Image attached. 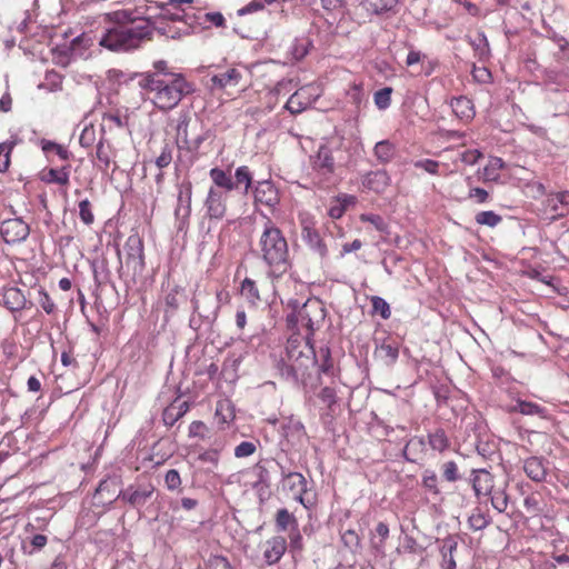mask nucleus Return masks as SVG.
I'll list each match as a JSON object with an SVG mask.
<instances>
[{
  "label": "nucleus",
  "instance_id": "obj_1",
  "mask_svg": "<svg viewBox=\"0 0 569 569\" xmlns=\"http://www.w3.org/2000/svg\"><path fill=\"white\" fill-rule=\"evenodd\" d=\"M146 8L122 9L106 13V20L114 23L100 39V46L112 51L137 49L151 39L153 26L144 17Z\"/></svg>",
  "mask_w": 569,
  "mask_h": 569
},
{
  "label": "nucleus",
  "instance_id": "obj_2",
  "mask_svg": "<svg viewBox=\"0 0 569 569\" xmlns=\"http://www.w3.org/2000/svg\"><path fill=\"white\" fill-rule=\"evenodd\" d=\"M139 86L147 91L153 106L161 111L176 108L194 88L182 73H143Z\"/></svg>",
  "mask_w": 569,
  "mask_h": 569
},
{
  "label": "nucleus",
  "instance_id": "obj_3",
  "mask_svg": "<svg viewBox=\"0 0 569 569\" xmlns=\"http://www.w3.org/2000/svg\"><path fill=\"white\" fill-rule=\"evenodd\" d=\"M286 356L277 365L282 379L296 387L307 386L318 363L313 347L308 340L289 339Z\"/></svg>",
  "mask_w": 569,
  "mask_h": 569
},
{
  "label": "nucleus",
  "instance_id": "obj_4",
  "mask_svg": "<svg viewBox=\"0 0 569 569\" xmlns=\"http://www.w3.org/2000/svg\"><path fill=\"white\" fill-rule=\"evenodd\" d=\"M194 0H167L159 8L164 18L172 21H183L191 28L203 27L207 23L222 27L224 18L220 12H203L192 7Z\"/></svg>",
  "mask_w": 569,
  "mask_h": 569
},
{
  "label": "nucleus",
  "instance_id": "obj_5",
  "mask_svg": "<svg viewBox=\"0 0 569 569\" xmlns=\"http://www.w3.org/2000/svg\"><path fill=\"white\" fill-rule=\"evenodd\" d=\"M262 259L274 267L286 270L288 244L280 230L276 227H264L259 241Z\"/></svg>",
  "mask_w": 569,
  "mask_h": 569
},
{
  "label": "nucleus",
  "instance_id": "obj_6",
  "mask_svg": "<svg viewBox=\"0 0 569 569\" xmlns=\"http://www.w3.org/2000/svg\"><path fill=\"white\" fill-rule=\"evenodd\" d=\"M282 489L306 509H311L316 505V496L311 492L307 479L300 472L284 473Z\"/></svg>",
  "mask_w": 569,
  "mask_h": 569
},
{
  "label": "nucleus",
  "instance_id": "obj_7",
  "mask_svg": "<svg viewBox=\"0 0 569 569\" xmlns=\"http://www.w3.org/2000/svg\"><path fill=\"white\" fill-rule=\"evenodd\" d=\"M277 466V462L271 459L260 461L251 467V488L256 490L260 503L271 497L270 473L276 470Z\"/></svg>",
  "mask_w": 569,
  "mask_h": 569
},
{
  "label": "nucleus",
  "instance_id": "obj_8",
  "mask_svg": "<svg viewBox=\"0 0 569 569\" xmlns=\"http://www.w3.org/2000/svg\"><path fill=\"white\" fill-rule=\"evenodd\" d=\"M154 490L150 481L136 482L121 490L116 500H121L132 508H141L153 496Z\"/></svg>",
  "mask_w": 569,
  "mask_h": 569
},
{
  "label": "nucleus",
  "instance_id": "obj_9",
  "mask_svg": "<svg viewBox=\"0 0 569 569\" xmlns=\"http://www.w3.org/2000/svg\"><path fill=\"white\" fill-rule=\"evenodd\" d=\"M29 234L30 226L22 218H9L0 223V237L7 244L21 243Z\"/></svg>",
  "mask_w": 569,
  "mask_h": 569
},
{
  "label": "nucleus",
  "instance_id": "obj_10",
  "mask_svg": "<svg viewBox=\"0 0 569 569\" xmlns=\"http://www.w3.org/2000/svg\"><path fill=\"white\" fill-rule=\"evenodd\" d=\"M126 252V264L134 273H141L144 270V246L143 240L138 233L130 234L123 246Z\"/></svg>",
  "mask_w": 569,
  "mask_h": 569
},
{
  "label": "nucleus",
  "instance_id": "obj_11",
  "mask_svg": "<svg viewBox=\"0 0 569 569\" xmlns=\"http://www.w3.org/2000/svg\"><path fill=\"white\" fill-rule=\"evenodd\" d=\"M2 303L13 315L14 321H19L18 313L32 306V302L27 300L23 291L13 286L3 288Z\"/></svg>",
  "mask_w": 569,
  "mask_h": 569
},
{
  "label": "nucleus",
  "instance_id": "obj_12",
  "mask_svg": "<svg viewBox=\"0 0 569 569\" xmlns=\"http://www.w3.org/2000/svg\"><path fill=\"white\" fill-rule=\"evenodd\" d=\"M496 477L485 468L472 469L469 476V483L472 487L475 497L479 502L483 500L485 495L492 489Z\"/></svg>",
  "mask_w": 569,
  "mask_h": 569
},
{
  "label": "nucleus",
  "instance_id": "obj_13",
  "mask_svg": "<svg viewBox=\"0 0 569 569\" xmlns=\"http://www.w3.org/2000/svg\"><path fill=\"white\" fill-rule=\"evenodd\" d=\"M254 204L259 211V206H264L268 212H272L273 207L278 203V190L269 180L260 181L253 190Z\"/></svg>",
  "mask_w": 569,
  "mask_h": 569
},
{
  "label": "nucleus",
  "instance_id": "obj_14",
  "mask_svg": "<svg viewBox=\"0 0 569 569\" xmlns=\"http://www.w3.org/2000/svg\"><path fill=\"white\" fill-rule=\"evenodd\" d=\"M438 549L441 556L440 567L442 569H456L455 556L458 550L459 537L456 535H448L443 539H437Z\"/></svg>",
  "mask_w": 569,
  "mask_h": 569
},
{
  "label": "nucleus",
  "instance_id": "obj_15",
  "mask_svg": "<svg viewBox=\"0 0 569 569\" xmlns=\"http://www.w3.org/2000/svg\"><path fill=\"white\" fill-rule=\"evenodd\" d=\"M546 210L551 213L552 220L567 217L569 214V191L549 194L546 200Z\"/></svg>",
  "mask_w": 569,
  "mask_h": 569
},
{
  "label": "nucleus",
  "instance_id": "obj_16",
  "mask_svg": "<svg viewBox=\"0 0 569 569\" xmlns=\"http://www.w3.org/2000/svg\"><path fill=\"white\" fill-rule=\"evenodd\" d=\"M507 480H496L492 485V489L483 497V499L490 500L492 508L499 513L505 512L508 508L509 496L507 493Z\"/></svg>",
  "mask_w": 569,
  "mask_h": 569
},
{
  "label": "nucleus",
  "instance_id": "obj_17",
  "mask_svg": "<svg viewBox=\"0 0 569 569\" xmlns=\"http://www.w3.org/2000/svg\"><path fill=\"white\" fill-rule=\"evenodd\" d=\"M301 238L313 252L319 254L320 258L327 257L328 249L326 243L321 239L319 232L307 221L302 222Z\"/></svg>",
  "mask_w": 569,
  "mask_h": 569
},
{
  "label": "nucleus",
  "instance_id": "obj_18",
  "mask_svg": "<svg viewBox=\"0 0 569 569\" xmlns=\"http://www.w3.org/2000/svg\"><path fill=\"white\" fill-rule=\"evenodd\" d=\"M287 550V540L281 536L268 539L263 545V559L268 565L277 563Z\"/></svg>",
  "mask_w": 569,
  "mask_h": 569
},
{
  "label": "nucleus",
  "instance_id": "obj_19",
  "mask_svg": "<svg viewBox=\"0 0 569 569\" xmlns=\"http://www.w3.org/2000/svg\"><path fill=\"white\" fill-rule=\"evenodd\" d=\"M375 357L387 367H392L399 358V345L383 340L380 345H376Z\"/></svg>",
  "mask_w": 569,
  "mask_h": 569
},
{
  "label": "nucleus",
  "instance_id": "obj_20",
  "mask_svg": "<svg viewBox=\"0 0 569 569\" xmlns=\"http://www.w3.org/2000/svg\"><path fill=\"white\" fill-rule=\"evenodd\" d=\"M523 471L535 482H542L547 477L546 461L541 457H530L523 461Z\"/></svg>",
  "mask_w": 569,
  "mask_h": 569
},
{
  "label": "nucleus",
  "instance_id": "obj_21",
  "mask_svg": "<svg viewBox=\"0 0 569 569\" xmlns=\"http://www.w3.org/2000/svg\"><path fill=\"white\" fill-rule=\"evenodd\" d=\"M362 184L376 193H381L390 184V177L386 170L370 171L363 176Z\"/></svg>",
  "mask_w": 569,
  "mask_h": 569
},
{
  "label": "nucleus",
  "instance_id": "obj_22",
  "mask_svg": "<svg viewBox=\"0 0 569 569\" xmlns=\"http://www.w3.org/2000/svg\"><path fill=\"white\" fill-rule=\"evenodd\" d=\"M40 180L44 183H56L67 187L70 182V164L62 166L59 169L49 168L40 172Z\"/></svg>",
  "mask_w": 569,
  "mask_h": 569
},
{
  "label": "nucleus",
  "instance_id": "obj_23",
  "mask_svg": "<svg viewBox=\"0 0 569 569\" xmlns=\"http://www.w3.org/2000/svg\"><path fill=\"white\" fill-rule=\"evenodd\" d=\"M206 207L210 218L221 219L226 212V204L222 193L211 188L206 200Z\"/></svg>",
  "mask_w": 569,
  "mask_h": 569
},
{
  "label": "nucleus",
  "instance_id": "obj_24",
  "mask_svg": "<svg viewBox=\"0 0 569 569\" xmlns=\"http://www.w3.org/2000/svg\"><path fill=\"white\" fill-rule=\"evenodd\" d=\"M450 106L453 113L461 120L469 121L476 114L472 101L465 96L452 98Z\"/></svg>",
  "mask_w": 569,
  "mask_h": 569
},
{
  "label": "nucleus",
  "instance_id": "obj_25",
  "mask_svg": "<svg viewBox=\"0 0 569 569\" xmlns=\"http://www.w3.org/2000/svg\"><path fill=\"white\" fill-rule=\"evenodd\" d=\"M313 167L322 174H330L335 171L332 152L327 146H320L313 160Z\"/></svg>",
  "mask_w": 569,
  "mask_h": 569
},
{
  "label": "nucleus",
  "instance_id": "obj_26",
  "mask_svg": "<svg viewBox=\"0 0 569 569\" xmlns=\"http://www.w3.org/2000/svg\"><path fill=\"white\" fill-rule=\"evenodd\" d=\"M240 79L241 73L234 68H229L223 72L213 74L211 77V83L213 88L222 89L237 86Z\"/></svg>",
  "mask_w": 569,
  "mask_h": 569
},
{
  "label": "nucleus",
  "instance_id": "obj_27",
  "mask_svg": "<svg viewBox=\"0 0 569 569\" xmlns=\"http://www.w3.org/2000/svg\"><path fill=\"white\" fill-rule=\"evenodd\" d=\"M315 312L319 313L321 320L325 318L323 309L320 307L318 302L306 303L298 311L300 322L309 330V333H312L315 330V322L311 318V315Z\"/></svg>",
  "mask_w": 569,
  "mask_h": 569
},
{
  "label": "nucleus",
  "instance_id": "obj_28",
  "mask_svg": "<svg viewBox=\"0 0 569 569\" xmlns=\"http://www.w3.org/2000/svg\"><path fill=\"white\" fill-rule=\"evenodd\" d=\"M188 401H174L168 406L163 411V422L167 426H173L180 418H182L189 410Z\"/></svg>",
  "mask_w": 569,
  "mask_h": 569
},
{
  "label": "nucleus",
  "instance_id": "obj_29",
  "mask_svg": "<svg viewBox=\"0 0 569 569\" xmlns=\"http://www.w3.org/2000/svg\"><path fill=\"white\" fill-rule=\"evenodd\" d=\"M398 0H360V6L371 14H383L386 12L391 11Z\"/></svg>",
  "mask_w": 569,
  "mask_h": 569
},
{
  "label": "nucleus",
  "instance_id": "obj_30",
  "mask_svg": "<svg viewBox=\"0 0 569 569\" xmlns=\"http://www.w3.org/2000/svg\"><path fill=\"white\" fill-rule=\"evenodd\" d=\"M41 150L46 154L48 160H51V156L56 154L59 157V159L63 161H69L71 157V152L68 150V148L63 144L41 139L40 140Z\"/></svg>",
  "mask_w": 569,
  "mask_h": 569
},
{
  "label": "nucleus",
  "instance_id": "obj_31",
  "mask_svg": "<svg viewBox=\"0 0 569 569\" xmlns=\"http://www.w3.org/2000/svg\"><path fill=\"white\" fill-rule=\"evenodd\" d=\"M214 418L219 425H227L234 419V407L229 399L217 402Z\"/></svg>",
  "mask_w": 569,
  "mask_h": 569
},
{
  "label": "nucleus",
  "instance_id": "obj_32",
  "mask_svg": "<svg viewBox=\"0 0 569 569\" xmlns=\"http://www.w3.org/2000/svg\"><path fill=\"white\" fill-rule=\"evenodd\" d=\"M511 412H520L525 416L546 417V409L540 405L526 400H518L515 406L510 408Z\"/></svg>",
  "mask_w": 569,
  "mask_h": 569
},
{
  "label": "nucleus",
  "instance_id": "obj_33",
  "mask_svg": "<svg viewBox=\"0 0 569 569\" xmlns=\"http://www.w3.org/2000/svg\"><path fill=\"white\" fill-rule=\"evenodd\" d=\"M438 476L431 469H426L421 476V487L432 496V498H439L441 490L438 486Z\"/></svg>",
  "mask_w": 569,
  "mask_h": 569
},
{
  "label": "nucleus",
  "instance_id": "obj_34",
  "mask_svg": "<svg viewBox=\"0 0 569 569\" xmlns=\"http://www.w3.org/2000/svg\"><path fill=\"white\" fill-rule=\"evenodd\" d=\"M428 443L433 450L439 452H443L450 446L449 438L442 428H437L428 433Z\"/></svg>",
  "mask_w": 569,
  "mask_h": 569
},
{
  "label": "nucleus",
  "instance_id": "obj_35",
  "mask_svg": "<svg viewBox=\"0 0 569 569\" xmlns=\"http://www.w3.org/2000/svg\"><path fill=\"white\" fill-rule=\"evenodd\" d=\"M276 527L278 531H291L298 527L296 517L288 511L286 508H281L276 515Z\"/></svg>",
  "mask_w": 569,
  "mask_h": 569
},
{
  "label": "nucleus",
  "instance_id": "obj_36",
  "mask_svg": "<svg viewBox=\"0 0 569 569\" xmlns=\"http://www.w3.org/2000/svg\"><path fill=\"white\" fill-rule=\"evenodd\" d=\"M19 139L12 137L10 140L0 143V172H6L11 163V152L18 144Z\"/></svg>",
  "mask_w": 569,
  "mask_h": 569
},
{
  "label": "nucleus",
  "instance_id": "obj_37",
  "mask_svg": "<svg viewBox=\"0 0 569 569\" xmlns=\"http://www.w3.org/2000/svg\"><path fill=\"white\" fill-rule=\"evenodd\" d=\"M373 154L381 163H388L395 157V146L389 140H381L376 143Z\"/></svg>",
  "mask_w": 569,
  "mask_h": 569
},
{
  "label": "nucleus",
  "instance_id": "obj_38",
  "mask_svg": "<svg viewBox=\"0 0 569 569\" xmlns=\"http://www.w3.org/2000/svg\"><path fill=\"white\" fill-rule=\"evenodd\" d=\"M311 47H312V42L310 39L305 38V37L296 38L289 48V53L296 61H299L308 54L309 49Z\"/></svg>",
  "mask_w": 569,
  "mask_h": 569
},
{
  "label": "nucleus",
  "instance_id": "obj_39",
  "mask_svg": "<svg viewBox=\"0 0 569 569\" xmlns=\"http://www.w3.org/2000/svg\"><path fill=\"white\" fill-rule=\"evenodd\" d=\"M210 178L214 182L216 186L223 188L226 190H232L236 188L234 181L232 178L227 174L226 171L219 168H213L210 170Z\"/></svg>",
  "mask_w": 569,
  "mask_h": 569
},
{
  "label": "nucleus",
  "instance_id": "obj_40",
  "mask_svg": "<svg viewBox=\"0 0 569 569\" xmlns=\"http://www.w3.org/2000/svg\"><path fill=\"white\" fill-rule=\"evenodd\" d=\"M506 163L499 157H491L488 164L485 167L483 176L486 180L497 181L499 179V171L505 169Z\"/></svg>",
  "mask_w": 569,
  "mask_h": 569
},
{
  "label": "nucleus",
  "instance_id": "obj_41",
  "mask_svg": "<svg viewBox=\"0 0 569 569\" xmlns=\"http://www.w3.org/2000/svg\"><path fill=\"white\" fill-rule=\"evenodd\" d=\"M79 218L81 222L88 227L94 223V213L92 202L86 198L78 202Z\"/></svg>",
  "mask_w": 569,
  "mask_h": 569
},
{
  "label": "nucleus",
  "instance_id": "obj_42",
  "mask_svg": "<svg viewBox=\"0 0 569 569\" xmlns=\"http://www.w3.org/2000/svg\"><path fill=\"white\" fill-rule=\"evenodd\" d=\"M370 301L372 307V315H380L383 320H388L391 317L390 305L383 298L379 296H372Z\"/></svg>",
  "mask_w": 569,
  "mask_h": 569
},
{
  "label": "nucleus",
  "instance_id": "obj_43",
  "mask_svg": "<svg viewBox=\"0 0 569 569\" xmlns=\"http://www.w3.org/2000/svg\"><path fill=\"white\" fill-rule=\"evenodd\" d=\"M375 532H376V535L379 536L380 540L376 541L375 536L371 537V546L377 552L382 553L383 547H385V541L389 537V527L385 522H379L376 526Z\"/></svg>",
  "mask_w": 569,
  "mask_h": 569
},
{
  "label": "nucleus",
  "instance_id": "obj_44",
  "mask_svg": "<svg viewBox=\"0 0 569 569\" xmlns=\"http://www.w3.org/2000/svg\"><path fill=\"white\" fill-rule=\"evenodd\" d=\"M440 470L442 478L448 482H456L461 479L458 465L453 460L443 462Z\"/></svg>",
  "mask_w": 569,
  "mask_h": 569
},
{
  "label": "nucleus",
  "instance_id": "obj_45",
  "mask_svg": "<svg viewBox=\"0 0 569 569\" xmlns=\"http://www.w3.org/2000/svg\"><path fill=\"white\" fill-rule=\"evenodd\" d=\"M475 220L478 224L488 226L490 228H493L502 221V218L495 211L489 210V211L478 212L475 217Z\"/></svg>",
  "mask_w": 569,
  "mask_h": 569
},
{
  "label": "nucleus",
  "instance_id": "obj_46",
  "mask_svg": "<svg viewBox=\"0 0 569 569\" xmlns=\"http://www.w3.org/2000/svg\"><path fill=\"white\" fill-rule=\"evenodd\" d=\"M391 93L392 88L391 87H385L375 93V104L379 110H386L391 104Z\"/></svg>",
  "mask_w": 569,
  "mask_h": 569
},
{
  "label": "nucleus",
  "instance_id": "obj_47",
  "mask_svg": "<svg viewBox=\"0 0 569 569\" xmlns=\"http://www.w3.org/2000/svg\"><path fill=\"white\" fill-rule=\"evenodd\" d=\"M321 363L318 366L317 371L326 375H331L333 370V362L330 355L329 347H321L319 350Z\"/></svg>",
  "mask_w": 569,
  "mask_h": 569
},
{
  "label": "nucleus",
  "instance_id": "obj_48",
  "mask_svg": "<svg viewBox=\"0 0 569 569\" xmlns=\"http://www.w3.org/2000/svg\"><path fill=\"white\" fill-rule=\"evenodd\" d=\"M38 303L43 309L47 315H53L57 311V306L48 291L43 288H40L38 291Z\"/></svg>",
  "mask_w": 569,
  "mask_h": 569
},
{
  "label": "nucleus",
  "instance_id": "obj_49",
  "mask_svg": "<svg viewBox=\"0 0 569 569\" xmlns=\"http://www.w3.org/2000/svg\"><path fill=\"white\" fill-rule=\"evenodd\" d=\"M468 522L471 529L479 531L487 528L490 525L491 519L482 512H476L469 517Z\"/></svg>",
  "mask_w": 569,
  "mask_h": 569
},
{
  "label": "nucleus",
  "instance_id": "obj_50",
  "mask_svg": "<svg viewBox=\"0 0 569 569\" xmlns=\"http://www.w3.org/2000/svg\"><path fill=\"white\" fill-rule=\"evenodd\" d=\"M307 106H308V102L301 101L300 93L299 92H295L288 99V101L286 102L284 107H286L287 110L290 111V113L296 114V113H300L303 110H306Z\"/></svg>",
  "mask_w": 569,
  "mask_h": 569
},
{
  "label": "nucleus",
  "instance_id": "obj_51",
  "mask_svg": "<svg viewBox=\"0 0 569 569\" xmlns=\"http://www.w3.org/2000/svg\"><path fill=\"white\" fill-rule=\"evenodd\" d=\"M318 397L329 409L338 401L337 391L332 387H323L318 393Z\"/></svg>",
  "mask_w": 569,
  "mask_h": 569
},
{
  "label": "nucleus",
  "instance_id": "obj_52",
  "mask_svg": "<svg viewBox=\"0 0 569 569\" xmlns=\"http://www.w3.org/2000/svg\"><path fill=\"white\" fill-rule=\"evenodd\" d=\"M97 159L99 161V168L106 171L111 162L110 154L108 148L103 144L102 141H99L97 144Z\"/></svg>",
  "mask_w": 569,
  "mask_h": 569
},
{
  "label": "nucleus",
  "instance_id": "obj_53",
  "mask_svg": "<svg viewBox=\"0 0 569 569\" xmlns=\"http://www.w3.org/2000/svg\"><path fill=\"white\" fill-rule=\"evenodd\" d=\"M362 222H369L371 223L378 231H386L387 230V223L385 219L379 214L373 213H363L360 217Z\"/></svg>",
  "mask_w": 569,
  "mask_h": 569
},
{
  "label": "nucleus",
  "instance_id": "obj_54",
  "mask_svg": "<svg viewBox=\"0 0 569 569\" xmlns=\"http://www.w3.org/2000/svg\"><path fill=\"white\" fill-rule=\"evenodd\" d=\"M96 141V129L92 124L86 126L82 130L79 142L82 147L89 148L91 147Z\"/></svg>",
  "mask_w": 569,
  "mask_h": 569
},
{
  "label": "nucleus",
  "instance_id": "obj_55",
  "mask_svg": "<svg viewBox=\"0 0 569 569\" xmlns=\"http://www.w3.org/2000/svg\"><path fill=\"white\" fill-rule=\"evenodd\" d=\"M341 540L343 545L349 549H357L360 546V538L352 529L346 530L341 535Z\"/></svg>",
  "mask_w": 569,
  "mask_h": 569
},
{
  "label": "nucleus",
  "instance_id": "obj_56",
  "mask_svg": "<svg viewBox=\"0 0 569 569\" xmlns=\"http://www.w3.org/2000/svg\"><path fill=\"white\" fill-rule=\"evenodd\" d=\"M472 46L477 50L480 58H485L489 54V42L485 33H479L478 38L472 41Z\"/></svg>",
  "mask_w": 569,
  "mask_h": 569
},
{
  "label": "nucleus",
  "instance_id": "obj_57",
  "mask_svg": "<svg viewBox=\"0 0 569 569\" xmlns=\"http://www.w3.org/2000/svg\"><path fill=\"white\" fill-rule=\"evenodd\" d=\"M172 161V148L169 144H166L162 148L161 153L156 159V166L159 169L167 168Z\"/></svg>",
  "mask_w": 569,
  "mask_h": 569
},
{
  "label": "nucleus",
  "instance_id": "obj_58",
  "mask_svg": "<svg viewBox=\"0 0 569 569\" xmlns=\"http://www.w3.org/2000/svg\"><path fill=\"white\" fill-rule=\"evenodd\" d=\"M164 482L169 490H176L181 486V478L176 469H170L164 476Z\"/></svg>",
  "mask_w": 569,
  "mask_h": 569
},
{
  "label": "nucleus",
  "instance_id": "obj_59",
  "mask_svg": "<svg viewBox=\"0 0 569 569\" xmlns=\"http://www.w3.org/2000/svg\"><path fill=\"white\" fill-rule=\"evenodd\" d=\"M290 548L292 552L301 551L303 548L302 536L299 526L289 532Z\"/></svg>",
  "mask_w": 569,
  "mask_h": 569
},
{
  "label": "nucleus",
  "instance_id": "obj_60",
  "mask_svg": "<svg viewBox=\"0 0 569 569\" xmlns=\"http://www.w3.org/2000/svg\"><path fill=\"white\" fill-rule=\"evenodd\" d=\"M415 167L416 168H421V169H423L425 171H427L428 173H431V174H439V172H438L439 162L436 161V160L421 159V160H418V161L415 162Z\"/></svg>",
  "mask_w": 569,
  "mask_h": 569
},
{
  "label": "nucleus",
  "instance_id": "obj_61",
  "mask_svg": "<svg viewBox=\"0 0 569 569\" xmlns=\"http://www.w3.org/2000/svg\"><path fill=\"white\" fill-rule=\"evenodd\" d=\"M207 426L200 420L192 421L189 426V436L203 439L207 433Z\"/></svg>",
  "mask_w": 569,
  "mask_h": 569
},
{
  "label": "nucleus",
  "instance_id": "obj_62",
  "mask_svg": "<svg viewBox=\"0 0 569 569\" xmlns=\"http://www.w3.org/2000/svg\"><path fill=\"white\" fill-rule=\"evenodd\" d=\"M407 449L412 450V455L416 457L418 453L426 450V441L422 437H413L407 442Z\"/></svg>",
  "mask_w": 569,
  "mask_h": 569
},
{
  "label": "nucleus",
  "instance_id": "obj_63",
  "mask_svg": "<svg viewBox=\"0 0 569 569\" xmlns=\"http://www.w3.org/2000/svg\"><path fill=\"white\" fill-rule=\"evenodd\" d=\"M472 77L473 79L479 83H489L491 81V72L485 68H473L472 70Z\"/></svg>",
  "mask_w": 569,
  "mask_h": 569
},
{
  "label": "nucleus",
  "instance_id": "obj_64",
  "mask_svg": "<svg viewBox=\"0 0 569 569\" xmlns=\"http://www.w3.org/2000/svg\"><path fill=\"white\" fill-rule=\"evenodd\" d=\"M565 78H569V71H555L550 70L547 72V79L549 82L562 86L565 84Z\"/></svg>",
  "mask_w": 569,
  "mask_h": 569
}]
</instances>
